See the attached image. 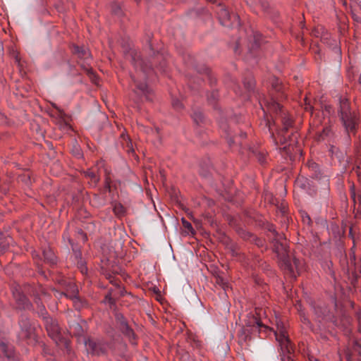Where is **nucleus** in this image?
Instances as JSON below:
<instances>
[{
  "label": "nucleus",
  "instance_id": "nucleus-10",
  "mask_svg": "<svg viewBox=\"0 0 361 361\" xmlns=\"http://www.w3.org/2000/svg\"><path fill=\"white\" fill-rule=\"evenodd\" d=\"M116 321L119 325V328L121 331L123 332L126 336L128 338V339L133 342V340L135 338V334L133 331L129 327L127 324L126 319L121 314H116Z\"/></svg>",
  "mask_w": 361,
  "mask_h": 361
},
{
  "label": "nucleus",
  "instance_id": "nucleus-4",
  "mask_svg": "<svg viewBox=\"0 0 361 361\" xmlns=\"http://www.w3.org/2000/svg\"><path fill=\"white\" fill-rule=\"evenodd\" d=\"M339 114L343 124L348 133L352 132L355 130L356 126V117L353 115L349 106V103L347 99L341 98Z\"/></svg>",
  "mask_w": 361,
  "mask_h": 361
},
{
  "label": "nucleus",
  "instance_id": "nucleus-2",
  "mask_svg": "<svg viewBox=\"0 0 361 361\" xmlns=\"http://www.w3.org/2000/svg\"><path fill=\"white\" fill-rule=\"evenodd\" d=\"M134 66L136 69V74L132 76V79L135 85L140 91V93L145 96L147 99H150V90L145 82L147 75L151 70V66L145 64V61L140 56H135L133 57Z\"/></svg>",
  "mask_w": 361,
  "mask_h": 361
},
{
  "label": "nucleus",
  "instance_id": "nucleus-11",
  "mask_svg": "<svg viewBox=\"0 0 361 361\" xmlns=\"http://www.w3.org/2000/svg\"><path fill=\"white\" fill-rule=\"evenodd\" d=\"M0 356L4 361H13L15 355L13 346L0 341Z\"/></svg>",
  "mask_w": 361,
  "mask_h": 361
},
{
  "label": "nucleus",
  "instance_id": "nucleus-31",
  "mask_svg": "<svg viewBox=\"0 0 361 361\" xmlns=\"http://www.w3.org/2000/svg\"><path fill=\"white\" fill-rule=\"evenodd\" d=\"M354 350L358 351L359 349L361 348V344L359 343L357 341H354Z\"/></svg>",
  "mask_w": 361,
  "mask_h": 361
},
{
  "label": "nucleus",
  "instance_id": "nucleus-40",
  "mask_svg": "<svg viewBox=\"0 0 361 361\" xmlns=\"http://www.w3.org/2000/svg\"><path fill=\"white\" fill-rule=\"evenodd\" d=\"M261 37V35L257 34L255 37L256 38V42L258 40L259 37Z\"/></svg>",
  "mask_w": 361,
  "mask_h": 361
},
{
  "label": "nucleus",
  "instance_id": "nucleus-19",
  "mask_svg": "<svg viewBox=\"0 0 361 361\" xmlns=\"http://www.w3.org/2000/svg\"><path fill=\"white\" fill-rule=\"evenodd\" d=\"M68 297H70V298L73 300L76 309H80L83 306L81 300L76 294H73Z\"/></svg>",
  "mask_w": 361,
  "mask_h": 361
},
{
  "label": "nucleus",
  "instance_id": "nucleus-26",
  "mask_svg": "<svg viewBox=\"0 0 361 361\" xmlns=\"http://www.w3.org/2000/svg\"><path fill=\"white\" fill-rule=\"evenodd\" d=\"M182 223L185 228H187L189 231L192 232V226L190 222L187 221L184 219H182Z\"/></svg>",
  "mask_w": 361,
  "mask_h": 361
},
{
  "label": "nucleus",
  "instance_id": "nucleus-24",
  "mask_svg": "<svg viewBox=\"0 0 361 361\" xmlns=\"http://www.w3.org/2000/svg\"><path fill=\"white\" fill-rule=\"evenodd\" d=\"M172 105L176 109H180L183 108V104L178 99H173L172 100Z\"/></svg>",
  "mask_w": 361,
  "mask_h": 361
},
{
  "label": "nucleus",
  "instance_id": "nucleus-22",
  "mask_svg": "<svg viewBox=\"0 0 361 361\" xmlns=\"http://www.w3.org/2000/svg\"><path fill=\"white\" fill-rule=\"evenodd\" d=\"M192 118L195 123H199L202 121V114L200 111L195 112L192 115Z\"/></svg>",
  "mask_w": 361,
  "mask_h": 361
},
{
  "label": "nucleus",
  "instance_id": "nucleus-7",
  "mask_svg": "<svg viewBox=\"0 0 361 361\" xmlns=\"http://www.w3.org/2000/svg\"><path fill=\"white\" fill-rule=\"evenodd\" d=\"M259 104H260V106L263 111L264 117L267 120L269 131L271 133V126L269 121L267 114H271V113H278V111H281V105L273 97H271L269 99H263V101H260Z\"/></svg>",
  "mask_w": 361,
  "mask_h": 361
},
{
  "label": "nucleus",
  "instance_id": "nucleus-36",
  "mask_svg": "<svg viewBox=\"0 0 361 361\" xmlns=\"http://www.w3.org/2000/svg\"><path fill=\"white\" fill-rule=\"evenodd\" d=\"M258 159H259V161L262 164H263L265 161L264 157L262 154L259 155Z\"/></svg>",
  "mask_w": 361,
  "mask_h": 361
},
{
  "label": "nucleus",
  "instance_id": "nucleus-35",
  "mask_svg": "<svg viewBox=\"0 0 361 361\" xmlns=\"http://www.w3.org/2000/svg\"><path fill=\"white\" fill-rule=\"evenodd\" d=\"M75 155L78 157V158H80L82 155H81V153H80V150L79 148L78 147H75Z\"/></svg>",
  "mask_w": 361,
  "mask_h": 361
},
{
  "label": "nucleus",
  "instance_id": "nucleus-16",
  "mask_svg": "<svg viewBox=\"0 0 361 361\" xmlns=\"http://www.w3.org/2000/svg\"><path fill=\"white\" fill-rule=\"evenodd\" d=\"M74 52L77 54L79 57L82 58L86 61H88L90 59V53L89 50L85 47L75 46Z\"/></svg>",
  "mask_w": 361,
  "mask_h": 361
},
{
  "label": "nucleus",
  "instance_id": "nucleus-23",
  "mask_svg": "<svg viewBox=\"0 0 361 361\" xmlns=\"http://www.w3.org/2000/svg\"><path fill=\"white\" fill-rule=\"evenodd\" d=\"M288 137L289 139L288 147L290 146H293V145H295L297 142L296 140L298 138V135L296 133H292L291 135H288Z\"/></svg>",
  "mask_w": 361,
  "mask_h": 361
},
{
  "label": "nucleus",
  "instance_id": "nucleus-42",
  "mask_svg": "<svg viewBox=\"0 0 361 361\" xmlns=\"http://www.w3.org/2000/svg\"><path fill=\"white\" fill-rule=\"evenodd\" d=\"M308 108H309L310 109H312V106H311L310 104H308V106H306V109H307Z\"/></svg>",
  "mask_w": 361,
  "mask_h": 361
},
{
  "label": "nucleus",
  "instance_id": "nucleus-30",
  "mask_svg": "<svg viewBox=\"0 0 361 361\" xmlns=\"http://www.w3.org/2000/svg\"><path fill=\"white\" fill-rule=\"evenodd\" d=\"M244 85L248 89V90H250L254 86V82L252 81L251 82H249L247 83H246L245 82H244Z\"/></svg>",
  "mask_w": 361,
  "mask_h": 361
},
{
  "label": "nucleus",
  "instance_id": "nucleus-28",
  "mask_svg": "<svg viewBox=\"0 0 361 361\" xmlns=\"http://www.w3.org/2000/svg\"><path fill=\"white\" fill-rule=\"evenodd\" d=\"M302 221L305 224H309L310 223V218L307 214L302 216Z\"/></svg>",
  "mask_w": 361,
  "mask_h": 361
},
{
  "label": "nucleus",
  "instance_id": "nucleus-37",
  "mask_svg": "<svg viewBox=\"0 0 361 361\" xmlns=\"http://www.w3.org/2000/svg\"><path fill=\"white\" fill-rule=\"evenodd\" d=\"M107 300L109 301V303H113L112 299H111L110 295H107L106 296L105 301H107Z\"/></svg>",
  "mask_w": 361,
  "mask_h": 361
},
{
  "label": "nucleus",
  "instance_id": "nucleus-49",
  "mask_svg": "<svg viewBox=\"0 0 361 361\" xmlns=\"http://www.w3.org/2000/svg\"><path fill=\"white\" fill-rule=\"evenodd\" d=\"M311 361H319V360H317V359H314V360H311Z\"/></svg>",
  "mask_w": 361,
  "mask_h": 361
},
{
  "label": "nucleus",
  "instance_id": "nucleus-20",
  "mask_svg": "<svg viewBox=\"0 0 361 361\" xmlns=\"http://www.w3.org/2000/svg\"><path fill=\"white\" fill-rule=\"evenodd\" d=\"M85 176L86 177L90 178L91 179L92 184L93 185H95L97 184V183L98 182V180H99L98 177L97 176L95 173L93 172V171H87L85 172Z\"/></svg>",
  "mask_w": 361,
  "mask_h": 361
},
{
  "label": "nucleus",
  "instance_id": "nucleus-1",
  "mask_svg": "<svg viewBox=\"0 0 361 361\" xmlns=\"http://www.w3.org/2000/svg\"><path fill=\"white\" fill-rule=\"evenodd\" d=\"M269 231L274 235L272 239L274 251L278 257L281 267L293 273V267H295L298 272L300 271L302 269V262L297 258H294L293 264H292L288 252L286 237L282 234L278 233L275 227L272 225L269 226Z\"/></svg>",
  "mask_w": 361,
  "mask_h": 361
},
{
  "label": "nucleus",
  "instance_id": "nucleus-15",
  "mask_svg": "<svg viewBox=\"0 0 361 361\" xmlns=\"http://www.w3.org/2000/svg\"><path fill=\"white\" fill-rule=\"evenodd\" d=\"M12 242L13 239L11 237L0 233V253L5 252Z\"/></svg>",
  "mask_w": 361,
  "mask_h": 361
},
{
  "label": "nucleus",
  "instance_id": "nucleus-47",
  "mask_svg": "<svg viewBox=\"0 0 361 361\" xmlns=\"http://www.w3.org/2000/svg\"><path fill=\"white\" fill-rule=\"evenodd\" d=\"M227 288H228V286L226 287H224V290L226 291Z\"/></svg>",
  "mask_w": 361,
  "mask_h": 361
},
{
  "label": "nucleus",
  "instance_id": "nucleus-39",
  "mask_svg": "<svg viewBox=\"0 0 361 361\" xmlns=\"http://www.w3.org/2000/svg\"><path fill=\"white\" fill-rule=\"evenodd\" d=\"M250 236H251V235H250L249 233H245L243 237L244 238H246V239H247V238H249V237H250Z\"/></svg>",
  "mask_w": 361,
  "mask_h": 361
},
{
  "label": "nucleus",
  "instance_id": "nucleus-45",
  "mask_svg": "<svg viewBox=\"0 0 361 361\" xmlns=\"http://www.w3.org/2000/svg\"><path fill=\"white\" fill-rule=\"evenodd\" d=\"M241 136H243V137H245V136H246V134H245V133H243V134L241 135Z\"/></svg>",
  "mask_w": 361,
  "mask_h": 361
},
{
  "label": "nucleus",
  "instance_id": "nucleus-44",
  "mask_svg": "<svg viewBox=\"0 0 361 361\" xmlns=\"http://www.w3.org/2000/svg\"><path fill=\"white\" fill-rule=\"evenodd\" d=\"M359 200H360V204H361V194H360V196H359Z\"/></svg>",
  "mask_w": 361,
  "mask_h": 361
},
{
  "label": "nucleus",
  "instance_id": "nucleus-6",
  "mask_svg": "<svg viewBox=\"0 0 361 361\" xmlns=\"http://www.w3.org/2000/svg\"><path fill=\"white\" fill-rule=\"evenodd\" d=\"M276 340L283 353H289L292 349L290 341L288 338L286 329L282 322H278L276 330L274 331Z\"/></svg>",
  "mask_w": 361,
  "mask_h": 361
},
{
  "label": "nucleus",
  "instance_id": "nucleus-3",
  "mask_svg": "<svg viewBox=\"0 0 361 361\" xmlns=\"http://www.w3.org/2000/svg\"><path fill=\"white\" fill-rule=\"evenodd\" d=\"M42 300L41 298L39 300H37L35 302L37 305L38 309H39V313L41 314L44 325L46 327V329L47 331V333L49 336L57 343L59 344V341H61L65 348L66 349L68 348V343L66 340L62 339L61 340L60 337V330L59 327L58 322L54 319L53 318L47 316V312L45 310L44 306L39 302V300Z\"/></svg>",
  "mask_w": 361,
  "mask_h": 361
},
{
  "label": "nucleus",
  "instance_id": "nucleus-48",
  "mask_svg": "<svg viewBox=\"0 0 361 361\" xmlns=\"http://www.w3.org/2000/svg\"><path fill=\"white\" fill-rule=\"evenodd\" d=\"M359 6H360V7L361 8V1H360V3H359Z\"/></svg>",
  "mask_w": 361,
  "mask_h": 361
},
{
  "label": "nucleus",
  "instance_id": "nucleus-12",
  "mask_svg": "<svg viewBox=\"0 0 361 361\" xmlns=\"http://www.w3.org/2000/svg\"><path fill=\"white\" fill-rule=\"evenodd\" d=\"M85 345L88 351L95 355L102 354L106 349L105 344L100 342L97 343L91 339L85 341Z\"/></svg>",
  "mask_w": 361,
  "mask_h": 361
},
{
  "label": "nucleus",
  "instance_id": "nucleus-46",
  "mask_svg": "<svg viewBox=\"0 0 361 361\" xmlns=\"http://www.w3.org/2000/svg\"><path fill=\"white\" fill-rule=\"evenodd\" d=\"M304 322H307V323L309 322L306 318H304Z\"/></svg>",
  "mask_w": 361,
  "mask_h": 361
},
{
  "label": "nucleus",
  "instance_id": "nucleus-13",
  "mask_svg": "<svg viewBox=\"0 0 361 361\" xmlns=\"http://www.w3.org/2000/svg\"><path fill=\"white\" fill-rule=\"evenodd\" d=\"M20 328V337L21 338H29L32 334V328L27 317H22L19 321Z\"/></svg>",
  "mask_w": 361,
  "mask_h": 361
},
{
  "label": "nucleus",
  "instance_id": "nucleus-34",
  "mask_svg": "<svg viewBox=\"0 0 361 361\" xmlns=\"http://www.w3.org/2000/svg\"><path fill=\"white\" fill-rule=\"evenodd\" d=\"M53 292L55 295L56 297H59V296H61V295H66V296H68L66 293H59L58 291H56V290H53Z\"/></svg>",
  "mask_w": 361,
  "mask_h": 361
},
{
  "label": "nucleus",
  "instance_id": "nucleus-5",
  "mask_svg": "<svg viewBox=\"0 0 361 361\" xmlns=\"http://www.w3.org/2000/svg\"><path fill=\"white\" fill-rule=\"evenodd\" d=\"M281 119L283 125L282 129L277 131L276 136L273 133H271V136L276 145H278L279 142H280L281 145H284L282 149L286 151L288 147L286 145L287 142V137L285 133L292 127V120L285 114L281 115ZM280 149H281V148H280Z\"/></svg>",
  "mask_w": 361,
  "mask_h": 361
},
{
  "label": "nucleus",
  "instance_id": "nucleus-25",
  "mask_svg": "<svg viewBox=\"0 0 361 361\" xmlns=\"http://www.w3.org/2000/svg\"><path fill=\"white\" fill-rule=\"evenodd\" d=\"M111 11L115 15H117V16H119L121 14V13L120 6L116 5V4L112 5V6H111Z\"/></svg>",
  "mask_w": 361,
  "mask_h": 361
},
{
  "label": "nucleus",
  "instance_id": "nucleus-33",
  "mask_svg": "<svg viewBox=\"0 0 361 361\" xmlns=\"http://www.w3.org/2000/svg\"><path fill=\"white\" fill-rule=\"evenodd\" d=\"M297 184H298V185H300V186L302 188H303V189H305V188H306V184H305V183H302V180H300V179H298V180H297Z\"/></svg>",
  "mask_w": 361,
  "mask_h": 361
},
{
  "label": "nucleus",
  "instance_id": "nucleus-14",
  "mask_svg": "<svg viewBox=\"0 0 361 361\" xmlns=\"http://www.w3.org/2000/svg\"><path fill=\"white\" fill-rule=\"evenodd\" d=\"M13 295L16 301L18 302L20 307H22L23 309H29L31 307V303L27 300V298L18 290H16V292L13 291Z\"/></svg>",
  "mask_w": 361,
  "mask_h": 361
},
{
  "label": "nucleus",
  "instance_id": "nucleus-27",
  "mask_svg": "<svg viewBox=\"0 0 361 361\" xmlns=\"http://www.w3.org/2000/svg\"><path fill=\"white\" fill-rule=\"evenodd\" d=\"M307 164H308L309 168L317 171V170L318 169V165L315 162H314L312 161H308Z\"/></svg>",
  "mask_w": 361,
  "mask_h": 361
},
{
  "label": "nucleus",
  "instance_id": "nucleus-43",
  "mask_svg": "<svg viewBox=\"0 0 361 361\" xmlns=\"http://www.w3.org/2000/svg\"><path fill=\"white\" fill-rule=\"evenodd\" d=\"M325 109H326V111H329V109H330V107L325 106Z\"/></svg>",
  "mask_w": 361,
  "mask_h": 361
},
{
  "label": "nucleus",
  "instance_id": "nucleus-32",
  "mask_svg": "<svg viewBox=\"0 0 361 361\" xmlns=\"http://www.w3.org/2000/svg\"><path fill=\"white\" fill-rule=\"evenodd\" d=\"M218 96V94L216 92H212L211 94V97H209V100H215Z\"/></svg>",
  "mask_w": 361,
  "mask_h": 361
},
{
  "label": "nucleus",
  "instance_id": "nucleus-41",
  "mask_svg": "<svg viewBox=\"0 0 361 361\" xmlns=\"http://www.w3.org/2000/svg\"><path fill=\"white\" fill-rule=\"evenodd\" d=\"M346 357H347L348 361H350V355L349 353H347Z\"/></svg>",
  "mask_w": 361,
  "mask_h": 361
},
{
  "label": "nucleus",
  "instance_id": "nucleus-38",
  "mask_svg": "<svg viewBox=\"0 0 361 361\" xmlns=\"http://www.w3.org/2000/svg\"><path fill=\"white\" fill-rule=\"evenodd\" d=\"M227 139H228V143L229 146H231L232 144L233 143V139L231 137L227 138Z\"/></svg>",
  "mask_w": 361,
  "mask_h": 361
},
{
  "label": "nucleus",
  "instance_id": "nucleus-21",
  "mask_svg": "<svg viewBox=\"0 0 361 361\" xmlns=\"http://www.w3.org/2000/svg\"><path fill=\"white\" fill-rule=\"evenodd\" d=\"M114 212L118 216H122L125 212L124 208L121 204H116L114 205Z\"/></svg>",
  "mask_w": 361,
  "mask_h": 361
},
{
  "label": "nucleus",
  "instance_id": "nucleus-17",
  "mask_svg": "<svg viewBox=\"0 0 361 361\" xmlns=\"http://www.w3.org/2000/svg\"><path fill=\"white\" fill-rule=\"evenodd\" d=\"M270 83L272 89L278 93L283 94V85L281 83L280 80L275 78L272 77L270 80Z\"/></svg>",
  "mask_w": 361,
  "mask_h": 361
},
{
  "label": "nucleus",
  "instance_id": "nucleus-8",
  "mask_svg": "<svg viewBox=\"0 0 361 361\" xmlns=\"http://www.w3.org/2000/svg\"><path fill=\"white\" fill-rule=\"evenodd\" d=\"M218 18L221 24L228 27H238L240 26V18L236 14L230 15L228 10L221 7L218 11Z\"/></svg>",
  "mask_w": 361,
  "mask_h": 361
},
{
  "label": "nucleus",
  "instance_id": "nucleus-18",
  "mask_svg": "<svg viewBox=\"0 0 361 361\" xmlns=\"http://www.w3.org/2000/svg\"><path fill=\"white\" fill-rule=\"evenodd\" d=\"M43 256L44 259L51 264H55L56 262V258L54 253L49 248L44 249L43 250Z\"/></svg>",
  "mask_w": 361,
  "mask_h": 361
},
{
  "label": "nucleus",
  "instance_id": "nucleus-29",
  "mask_svg": "<svg viewBox=\"0 0 361 361\" xmlns=\"http://www.w3.org/2000/svg\"><path fill=\"white\" fill-rule=\"evenodd\" d=\"M322 179H323L324 188H328V187H329V178H327V176H324L322 178Z\"/></svg>",
  "mask_w": 361,
  "mask_h": 361
},
{
  "label": "nucleus",
  "instance_id": "nucleus-9",
  "mask_svg": "<svg viewBox=\"0 0 361 361\" xmlns=\"http://www.w3.org/2000/svg\"><path fill=\"white\" fill-rule=\"evenodd\" d=\"M73 255L71 257L73 262L77 266L82 274L87 271L85 260L82 258V254L79 249L75 248L72 245Z\"/></svg>",
  "mask_w": 361,
  "mask_h": 361
}]
</instances>
